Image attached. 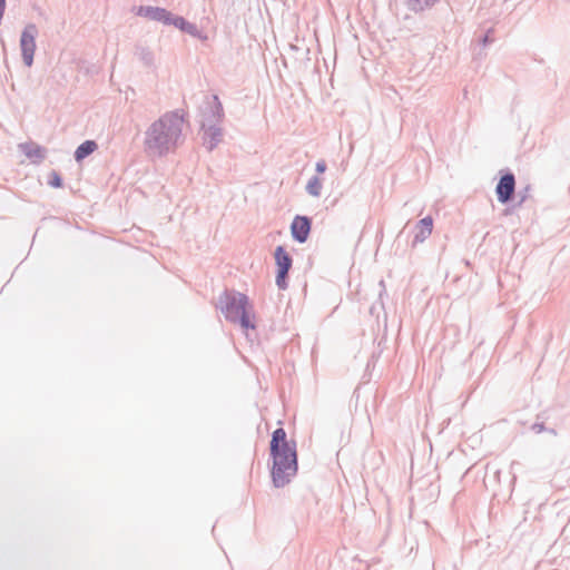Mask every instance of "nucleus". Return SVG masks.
Segmentation results:
<instances>
[{
  "label": "nucleus",
  "mask_w": 570,
  "mask_h": 570,
  "mask_svg": "<svg viewBox=\"0 0 570 570\" xmlns=\"http://www.w3.org/2000/svg\"><path fill=\"white\" fill-rule=\"evenodd\" d=\"M380 286H382V291L380 292L379 298L382 299L383 294H385V284L383 279L380 281Z\"/></svg>",
  "instance_id": "24"
},
{
  "label": "nucleus",
  "mask_w": 570,
  "mask_h": 570,
  "mask_svg": "<svg viewBox=\"0 0 570 570\" xmlns=\"http://www.w3.org/2000/svg\"><path fill=\"white\" fill-rule=\"evenodd\" d=\"M275 259V283L278 289L285 291L288 287V274L293 266V258L283 245L276 246Z\"/></svg>",
  "instance_id": "6"
},
{
  "label": "nucleus",
  "mask_w": 570,
  "mask_h": 570,
  "mask_svg": "<svg viewBox=\"0 0 570 570\" xmlns=\"http://www.w3.org/2000/svg\"><path fill=\"white\" fill-rule=\"evenodd\" d=\"M530 194V185H527L524 188L518 191L519 200L517 202V206H521L529 197Z\"/></svg>",
  "instance_id": "21"
},
{
  "label": "nucleus",
  "mask_w": 570,
  "mask_h": 570,
  "mask_svg": "<svg viewBox=\"0 0 570 570\" xmlns=\"http://www.w3.org/2000/svg\"><path fill=\"white\" fill-rule=\"evenodd\" d=\"M229 323L237 324L244 331H255V313L249 297L235 289H225L218 297L216 304Z\"/></svg>",
  "instance_id": "2"
},
{
  "label": "nucleus",
  "mask_w": 570,
  "mask_h": 570,
  "mask_svg": "<svg viewBox=\"0 0 570 570\" xmlns=\"http://www.w3.org/2000/svg\"><path fill=\"white\" fill-rule=\"evenodd\" d=\"M543 419V414H538L537 421L531 425V431H533L535 434L549 432L553 435H557V431L553 428H547L544 425Z\"/></svg>",
  "instance_id": "18"
},
{
  "label": "nucleus",
  "mask_w": 570,
  "mask_h": 570,
  "mask_svg": "<svg viewBox=\"0 0 570 570\" xmlns=\"http://www.w3.org/2000/svg\"><path fill=\"white\" fill-rule=\"evenodd\" d=\"M493 33H494V29L493 28H489L485 31V33L479 39V45L481 47H483V48H485L489 45H491L494 41Z\"/></svg>",
  "instance_id": "20"
},
{
  "label": "nucleus",
  "mask_w": 570,
  "mask_h": 570,
  "mask_svg": "<svg viewBox=\"0 0 570 570\" xmlns=\"http://www.w3.org/2000/svg\"><path fill=\"white\" fill-rule=\"evenodd\" d=\"M97 148L98 144L95 140H85L76 148L73 153V158L77 163L80 164L87 157H89Z\"/></svg>",
  "instance_id": "14"
},
{
  "label": "nucleus",
  "mask_w": 570,
  "mask_h": 570,
  "mask_svg": "<svg viewBox=\"0 0 570 570\" xmlns=\"http://www.w3.org/2000/svg\"><path fill=\"white\" fill-rule=\"evenodd\" d=\"M433 218L428 215L421 218L415 225V233L411 246L415 247L417 244L423 243L430 237L433 230Z\"/></svg>",
  "instance_id": "12"
},
{
  "label": "nucleus",
  "mask_w": 570,
  "mask_h": 570,
  "mask_svg": "<svg viewBox=\"0 0 570 570\" xmlns=\"http://www.w3.org/2000/svg\"><path fill=\"white\" fill-rule=\"evenodd\" d=\"M327 169V165H326V161L324 159H321L318 161H316L315 164V171H316V175L320 176L322 174H324Z\"/></svg>",
  "instance_id": "22"
},
{
  "label": "nucleus",
  "mask_w": 570,
  "mask_h": 570,
  "mask_svg": "<svg viewBox=\"0 0 570 570\" xmlns=\"http://www.w3.org/2000/svg\"><path fill=\"white\" fill-rule=\"evenodd\" d=\"M135 55L145 66L151 67L154 65V53L148 47L137 45L135 48Z\"/></svg>",
  "instance_id": "15"
},
{
  "label": "nucleus",
  "mask_w": 570,
  "mask_h": 570,
  "mask_svg": "<svg viewBox=\"0 0 570 570\" xmlns=\"http://www.w3.org/2000/svg\"><path fill=\"white\" fill-rule=\"evenodd\" d=\"M136 16L147 18L151 21L160 22L164 26H174L184 33L193 38L206 41L208 36L200 30L196 23L188 21L183 16L173 13L163 7L139 6L135 11Z\"/></svg>",
  "instance_id": "4"
},
{
  "label": "nucleus",
  "mask_w": 570,
  "mask_h": 570,
  "mask_svg": "<svg viewBox=\"0 0 570 570\" xmlns=\"http://www.w3.org/2000/svg\"><path fill=\"white\" fill-rule=\"evenodd\" d=\"M305 190L308 195L313 197H320L322 190V179L320 178V176H312L305 186Z\"/></svg>",
  "instance_id": "17"
},
{
  "label": "nucleus",
  "mask_w": 570,
  "mask_h": 570,
  "mask_svg": "<svg viewBox=\"0 0 570 570\" xmlns=\"http://www.w3.org/2000/svg\"><path fill=\"white\" fill-rule=\"evenodd\" d=\"M222 124L205 125L204 128L199 127L202 131L203 146L213 151L223 140L224 130Z\"/></svg>",
  "instance_id": "10"
},
{
  "label": "nucleus",
  "mask_w": 570,
  "mask_h": 570,
  "mask_svg": "<svg viewBox=\"0 0 570 570\" xmlns=\"http://www.w3.org/2000/svg\"><path fill=\"white\" fill-rule=\"evenodd\" d=\"M370 312L373 314L374 313V306L371 307Z\"/></svg>",
  "instance_id": "25"
},
{
  "label": "nucleus",
  "mask_w": 570,
  "mask_h": 570,
  "mask_svg": "<svg viewBox=\"0 0 570 570\" xmlns=\"http://www.w3.org/2000/svg\"><path fill=\"white\" fill-rule=\"evenodd\" d=\"M313 220L309 216L306 215H296L291 223V236L294 242L298 244H304L307 242L311 230H312Z\"/></svg>",
  "instance_id": "9"
},
{
  "label": "nucleus",
  "mask_w": 570,
  "mask_h": 570,
  "mask_svg": "<svg viewBox=\"0 0 570 570\" xmlns=\"http://www.w3.org/2000/svg\"><path fill=\"white\" fill-rule=\"evenodd\" d=\"M187 116V111L177 108L166 111L153 121L145 131V151L159 158L174 153L184 142L183 130Z\"/></svg>",
  "instance_id": "1"
},
{
  "label": "nucleus",
  "mask_w": 570,
  "mask_h": 570,
  "mask_svg": "<svg viewBox=\"0 0 570 570\" xmlns=\"http://www.w3.org/2000/svg\"><path fill=\"white\" fill-rule=\"evenodd\" d=\"M439 0H406L409 10L417 13L432 8Z\"/></svg>",
  "instance_id": "16"
},
{
  "label": "nucleus",
  "mask_w": 570,
  "mask_h": 570,
  "mask_svg": "<svg viewBox=\"0 0 570 570\" xmlns=\"http://www.w3.org/2000/svg\"><path fill=\"white\" fill-rule=\"evenodd\" d=\"M199 127L205 125L222 124L225 118L223 104L216 94L205 95L198 107Z\"/></svg>",
  "instance_id": "5"
},
{
  "label": "nucleus",
  "mask_w": 570,
  "mask_h": 570,
  "mask_svg": "<svg viewBox=\"0 0 570 570\" xmlns=\"http://www.w3.org/2000/svg\"><path fill=\"white\" fill-rule=\"evenodd\" d=\"M19 150L35 165L41 164L47 157V149L33 141L19 144Z\"/></svg>",
  "instance_id": "11"
},
{
  "label": "nucleus",
  "mask_w": 570,
  "mask_h": 570,
  "mask_svg": "<svg viewBox=\"0 0 570 570\" xmlns=\"http://www.w3.org/2000/svg\"><path fill=\"white\" fill-rule=\"evenodd\" d=\"M495 195L498 202L502 205H509L515 199V176L509 168L499 171Z\"/></svg>",
  "instance_id": "7"
},
{
  "label": "nucleus",
  "mask_w": 570,
  "mask_h": 570,
  "mask_svg": "<svg viewBox=\"0 0 570 570\" xmlns=\"http://www.w3.org/2000/svg\"><path fill=\"white\" fill-rule=\"evenodd\" d=\"M39 33L38 27L35 23H28L20 35V50L22 61L26 67H31L35 60V52L37 49L36 38Z\"/></svg>",
  "instance_id": "8"
},
{
  "label": "nucleus",
  "mask_w": 570,
  "mask_h": 570,
  "mask_svg": "<svg viewBox=\"0 0 570 570\" xmlns=\"http://www.w3.org/2000/svg\"><path fill=\"white\" fill-rule=\"evenodd\" d=\"M271 458V480L276 489H282L289 484L298 472L297 446L269 450Z\"/></svg>",
  "instance_id": "3"
},
{
  "label": "nucleus",
  "mask_w": 570,
  "mask_h": 570,
  "mask_svg": "<svg viewBox=\"0 0 570 570\" xmlns=\"http://www.w3.org/2000/svg\"><path fill=\"white\" fill-rule=\"evenodd\" d=\"M517 207H518V206H517V203H515V204H513V205H512V206H510V207H509V206H508V207H505V208H504V210H503V215H504V216L511 215V214L514 212V209H515Z\"/></svg>",
  "instance_id": "23"
},
{
  "label": "nucleus",
  "mask_w": 570,
  "mask_h": 570,
  "mask_svg": "<svg viewBox=\"0 0 570 570\" xmlns=\"http://www.w3.org/2000/svg\"><path fill=\"white\" fill-rule=\"evenodd\" d=\"M297 446L294 439L288 440L286 431L283 428H277L273 431L269 441V450Z\"/></svg>",
  "instance_id": "13"
},
{
  "label": "nucleus",
  "mask_w": 570,
  "mask_h": 570,
  "mask_svg": "<svg viewBox=\"0 0 570 570\" xmlns=\"http://www.w3.org/2000/svg\"><path fill=\"white\" fill-rule=\"evenodd\" d=\"M47 183L52 188H61L63 186V178L57 170H51L48 175Z\"/></svg>",
  "instance_id": "19"
}]
</instances>
